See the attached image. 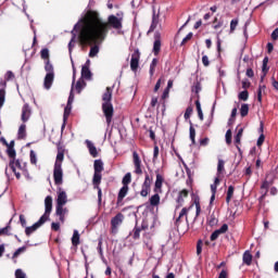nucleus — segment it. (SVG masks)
I'll return each mask as SVG.
<instances>
[{
	"instance_id": "bb28decb",
	"label": "nucleus",
	"mask_w": 278,
	"mask_h": 278,
	"mask_svg": "<svg viewBox=\"0 0 278 278\" xmlns=\"http://www.w3.org/2000/svg\"><path fill=\"white\" fill-rule=\"evenodd\" d=\"M86 144H87V148L89 149L90 155L93 157H98L99 152L97 151V147H94V143H92V141L90 140H86Z\"/></svg>"
},
{
	"instance_id": "f03ea898",
	"label": "nucleus",
	"mask_w": 278,
	"mask_h": 278,
	"mask_svg": "<svg viewBox=\"0 0 278 278\" xmlns=\"http://www.w3.org/2000/svg\"><path fill=\"white\" fill-rule=\"evenodd\" d=\"M195 205V216H194V220H197V218H199V216L201 215V198H199V195H195L193 198V203L188 206V207H184L178 217L176 218V222H175V226L176 227H180L181 226V223H184V218L186 220V224L188 225L189 224V220H188V214H190V211L193 210Z\"/></svg>"
},
{
	"instance_id": "79ce46f5",
	"label": "nucleus",
	"mask_w": 278,
	"mask_h": 278,
	"mask_svg": "<svg viewBox=\"0 0 278 278\" xmlns=\"http://www.w3.org/2000/svg\"><path fill=\"white\" fill-rule=\"evenodd\" d=\"M9 166L11 170L14 173L16 179H21V173L16 172V167L14 166V160H10Z\"/></svg>"
},
{
	"instance_id": "cd10ccee",
	"label": "nucleus",
	"mask_w": 278,
	"mask_h": 278,
	"mask_svg": "<svg viewBox=\"0 0 278 278\" xmlns=\"http://www.w3.org/2000/svg\"><path fill=\"white\" fill-rule=\"evenodd\" d=\"M92 78V72H90V67L88 65H84L81 67V79H91Z\"/></svg>"
},
{
	"instance_id": "8fccbe9b",
	"label": "nucleus",
	"mask_w": 278,
	"mask_h": 278,
	"mask_svg": "<svg viewBox=\"0 0 278 278\" xmlns=\"http://www.w3.org/2000/svg\"><path fill=\"white\" fill-rule=\"evenodd\" d=\"M27 251V248L24 245L22 248H18L14 253H13V260H16L21 253H25Z\"/></svg>"
},
{
	"instance_id": "39448f33",
	"label": "nucleus",
	"mask_w": 278,
	"mask_h": 278,
	"mask_svg": "<svg viewBox=\"0 0 278 278\" xmlns=\"http://www.w3.org/2000/svg\"><path fill=\"white\" fill-rule=\"evenodd\" d=\"M102 112L106 118V124L110 127V125H112V118H114V105L112 103H102Z\"/></svg>"
},
{
	"instance_id": "2f4dec72",
	"label": "nucleus",
	"mask_w": 278,
	"mask_h": 278,
	"mask_svg": "<svg viewBox=\"0 0 278 278\" xmlns=\"http://www.w3.org/2000/svg\"><path fill=\"white\" fill-rule=\"evenodd\" d=\"M45 71L48 75H55L53 64H51V60L45 62Z\"/></svg>"
},
{
	"instance_id": "a19ab883",
	"label": "nucleus",
	"mask_w": 278,
	"mask_h": 278,
	"mask_svg": "<svg viewBox=\"0 0 278 278\" xmlns=\"http://www.w3.org/2000/svg\"><path fill=\"white\" fill-rule=\"evenodd\" d=\"M195 108H197V112L200 121H203V110L201 109V101L199 100L195 101Z\"/></svg>"
},
{
	"instance_id": "f3484780",
	"label": "nucleus",
	"mask_w": 278,
	"mask_h": 278,
	"mask_svg": "<svg viewBox=\"0 0 278 278\" xmlns=\"http://www.w3.org/2000/svg\"><path fill=\"white\" fill-rule=\"evenodd\" d=\"M30 116H31V108L29 106V104L26 103L22 108V121L24 123H27Z\"/></svg>"
},
{
	"instance_id": "774afa93",
	"label": "nucleus",
	"mask_w": 278,
	"mask_h": 278,
	"mask_svg": "<svg viewBox=\"0 0 278 278\" xmlns=\"http://www.w3.org/2000/svg\"><path fill=\"white\" fill-rule=\"evenodd\" d=\"M218 278H229V270L223 269V270L219 273Z\"/></svg>"
},
{
	"instance_id": "4d7b16f0",
	"label": "nucleus",
	"mask_w": 278,
	"mask_h": 278,
	"mask_svg": "<svg viewBox=\"0 0 278 278\" xmlns=\"http://www.w3.org/2000/svg\"><path fill=\"white\" fill-rule=\"evenodd\" d=\"M15 278H27V274H25V271H23V269H16Z\"/></svg>"
},
{
	"instance_id": "f257e3e1",
	"label": "nucleus",
	"mask_w": 278,
	"mask_h": 278,
	"mask_svg": "<svg viewBox=\"0 0 278 278\" xmlns=\"http://www.w3.org/2000/svg\"><path fill=\"white\" fill-rule=\"evenodd\" d=\"M124 13L111 14L108 20H102L97 11L89 10L85 14L84 25L80 28L81 41L86 45L103 42L110 34V29L121 31L123 29Z\"/></svg>"
},
{
	"instance_id": "9b49d317",
	"label": "nucleus",
	"mask_w": 278,
	"mask_h": 278,
	"mask_svg": "<svg viewBox=\"0 0 278 278\" xmlns=\"http://www.w3.org/2000/svg\"><path fill=\"white\" fill-rule=\"evenodd\" d=\"M45 214L41 216V218H46V222L49 220V216H51V212L53 210V198L51 195H48L45 199Z\"/></svg>"
},
{
	"instance_id": "864d4df0",
	"label": "nucleus",
	"mask_w": 278,
	"mask_h": 278,
	"mask_svg": "<svg viewBox=\"0 0 278 278\" xmlns=\"http://www.w3.org/2000/svg\"><path fill=\"white\" fill-rule=\"evenodd\" d=\"M263 90H266V87L264 85H260L258 90H257V101H258V103H262V91Z\"/></svg>"
},
{
	"instance_id": "2eb2a0df",
	"label": "nucleus",
	"mask_w": 278,
	"mask_h": 278,
	"mask_svg": "<svg viewBox=\"0 0 278 278\" xmlns=\"http://www.w3.org/2000/svg\"><path fill=\"white\" fill-rule=\"evenodd\" d=\"M56 160L54 166H62V162H64V146L61 142H56Z\"/></svg>"
},
{
	"instance_id": "1a4fd4ad",
	"label": "nucleus",
	"mask_w": 278,
	"mask_h": 278,
	"mask_svg": "<svg viewBox=\"0 0 278 278\" xmlns=\"http://www.w3.org/2000/svg\"><path fill=\"white\" fill-rule=\"evenodd\" d=\"M132 164L135 166V175H142V160H140V155L138 152H132Z\"/></svg>"
},
{
	"instance_id": "338daca9",
	"label": "nucleus",
	"mask_w": 278,
	"mask_h": 278,
	"mask_svg": "<svg viewBox=\"0 0 278 278\" xmlns=\"http://www.w3.org/2000/svg\"><path fill=\"white\" fill-rule=\"evenodd\" d=\"M226 143L231 144V129L226 131Z\"/></svg>"
},
{
	"instance_id": "69168bd1",
	"label": "nucleus",
	"mask_w": 278,
	"mask_h": 278,
	"mask_svg": "<svg viewBox=\"0 0 278 278\" xmlns=\"http://www.w3.org/2000/svg\"><path fill=\"white\" fill-rule=\"evenodd\" d=\"M192 92H195V94H199V92H201V83H195L193 88H192Z\"/></svg>"
},
{
	"instance_id": "a18cd8bd",
	"label": "nucleus",
	"mask_w": 278,
	"mask_h": 278,
	"mask_svg": "<svg viewBox=\"0 0 278 278\" xmlns=\"http://www.w3.org/2000/svg\"><path fill=\"white\" fill-rule=\"evenodd\" d=\"M218 186H220V175H217V177L214 180V184L211 185V190L215 189V192H217Z\"/></svg>"
},
{
	"instance_id": "ea45409f",
	"label": "nucleus",
	"mask_w": 278,
	"mask_h": 278,
	"mask_svg": "<svg viewBox=\"0 0 278 278\" xmlns=\"http://www.w3.org/2000/svg\"><path fill=\"white\" fill-rule=\"evenodd\" d=\"M240 114L242 118H244L245 116H249V104L241 105Z\"/></svg>"
},
{
	"instance_id": "dca6fc26",
	"label": "nucleus",
	"mask_w": 278,
	"mask_h": 278,
	"mask_svg": "<svg viewBox=\"0 0 278 278\" xmlns=\"http://www.w3.org/2000/svg\"><path fill=\"white\" fill-rule=\"evenodd\" d=\"M66 214H68V210L64 206H55V216L59 217V220L64 224L66 220Z\"/></svg>"
},
{
	"instance_id": "680f3d73",
	"label": "nucleus",
	"mask_w": 278,
	"mask_h": 278,
	"mask_svg": "<svg viewBox=\"0 0 278 278\" xmlns=\"http://www.w3.org/2000/svg\"><path fill=\"white\" fill-rule=\"evenodd\" d=\"M217 231L219 233H227V231H229V225L223 224L222 227L219 229H217Z\"/></svg>"
},
{
	"instance_id": "412c9836",
	"label": "nucleus",
	"mask_w": 278,
	"mask_h": 278,
	"mask_svg": "<svg viewBox=\"0 0 278 278\" xmlns=\"http://www.w3.org/2000/svg\"><path fill=\"white\" fill-rule=\"evenodd\" d=\"M53 79H55V74H46L43 86L46 90H49L53 86Z\"/></svg>"
},
{
	"instance_id": "7ed1b4c3",
	"label": "nucleus",
	"mask_w": 278,
	"mask_h": 278,
	"mask_svg": "<svg viewBox=\"0 0 278 278\" xmlns=\"http://www.w3.org/2000/svg\"><path fill=\"white\" fill-rule=\"evenodd\" d=\"M94 174L92 178V186L94 190H98V201L101 203L102 201V191H101V179H103V176L101 173H103V161L96 160L93 163Z\"/></svg>"
},
{
	"instance_id": "ddd939ff",
	"label": "nucleus",
	"mask_w": 278,
	"mask_h": 278,
	"mask_svg": "<svg viewBox=\"0 0 278 278\" xmlns=\"http://www.w3.org/2000/svg\"><path fill=\"white\" fill-rule=\"evenodd\" d=\"M66 203H68V195H66V191H63L62 188H59L56 207H64Z\"/></svg>"
},
{
	"instance_id": "052dcab7",
	"label": "nucleus",
	"mask_w": 278,
	"mask_h": 278,
	"mask_svg": "<svg viewBox=\"0 0 278 278\" xmlns=\"http://www.w3.org/2000/svg\"><path fill=\"white\" fill-rule=\"evenodd\" d=\"M270 188V182L268 180L263 181L261 185V190H265L266 193H268V189Z\"/></svg>"
},
{
	"instance_id": "72a5a7b5",
	"label": "nucleus",
	"mask_w": 278,
	"mask_h": 278,
	"mask_svg": "<svg viewBox=\"0 0 278 278\" xmlns=\"http://www.w3.org/2000/svg\"><path fill=\"white\" fill-rule=\"evenodd\" d=\"M79 239H80L79 231L78 230H74L73 237H72V244H73V247H79V244H80Z\"/></svg>"
},
{
	"instance_id": "de8ad7c7",
	"label": "nucleus",
	"mask_w": 278,
	"mask_h": 278,
	"mask_svg": "<svg viewBox=\"0 0 278 278\" xmlns=\"http://www.w3.org/2000/svg\"><path fill=\"white\" fill-rule=\"evenodd\" d=\"M10 229H12L10 224L4 228H0V236H12V233H10Z\"/></svg>"
},
{
	"instance_id": "a211bd4d",
	"label": "nucleus",
	"mask_w": 278,
	"mask_h": 278,
	"mask_svg": "<svg viewBox=\"0 0 278 278\" xmlns=\"http://www.w3.org/2000/svg\"><path fill=\"white\" fill-rule=\"evenodd\" d=\"M14 140H11L10 143L7 144V155H9L10 160L16 159V150L14 149Z\"/></svg>"
},
{
	"instance_id": "e433bc0d",
	"label": "nucleus",
	"mask_w": 278,
	"mask_h": 278,
	"mask_svg": "<svg viewBox=\"0 0 278 278\" xmlns=\"http://www.w3.org/2000/svg\"><path fill=\"white\" fill-rule=\"evenodd\" d=\"M98 252H99V255H100L102 262L104 264H108V260H105V256L103 255V241H101V240L98 243Z\"/></svg>"
},
{
	"instance_id": "423d86ee",
	"label": "nucleus",
	"mask_w": 278,
	"mask_h": 278,
	"mask_svg": "<svg viewBox=\"0 0 278 278\" xmlns=\"http://www.w3.org/2000/svg\"><path fill=\"white\" fill-rule=\"evenodd\" d=\"M78 40L79 43L83 45V47H91L89 51V58H97V55L99 54V45H102L103 42L84 43V41L81 40V30L78 34Z\"/></svg>"
},
{
	"instance_id": "9d476101",
	"label": "nucleus",
	"mask_w": 278,
	"mask_h": 278,
	"mask_svg": "<svg viewBox=\"0 0 278 278\" xmlns=\"http://www.w3.org/2000/svg\"><path fill=\"white\" fill-rule=\"evenodd\" d=\"M140 66V50L136 49L131 54L130 59V70L136 73Z\"/></svg>"
},
{
	"instance_id": "e2e57ef3",
	"label": "nucleus",
	"mask_w": 278,
	"mask_h": 278,
	"mask_svg": "<svg viewBox=\"0 0 278 278\" xmlns=\"http://www.w3.org/2000/svg\"><path fill=\"white\" fill-rule=\"evenodd\" d=\"M14 73L12 71H8L5 76H4V79L5 81H11V79H14Z\"/></svg>"
},
{
	"instance_id": "f704fd0d",
	"label": "nucleus",
	"mask_w": 278,
	"mask_h": 278,
	"mask_svg": "<svg viewBox=\"0 0 278 278\" xmlns=\"http://www.w3.org/2000/svg\"><path fill=\"white\" fill-rule=\"evenodd\" d=\"M189 134H190V140L192 144H197V130L194 129V126H192V122H190V128H189Z\"/></svg>"
},
{
	"instance_id": "6e6552de",
	"label": "nucleus",
	"mask_w": 278,
	"mask_h": 278,
	"mask_svg": "<svg viewBox=\"0 0 278 278\" xmlns=\"http://www.w3.org/2000/svg\"><path fill=\"white\" fill-rule=\"evenodd\" d=\"M53 179L55 186H62V184H64V170L62 169V166L54 165Z\"/></svg>"
},
{
	"instance_id": "473e14b6",
	"label": "nucleus",
	"mask_w": 278,
	"mask_h": 278,
	"mask_svg": "<svg viewBox=\"0 0 278 278\" xmlns=\"http://www.w3.org/2000/svg\"><path fill=\"white\" fill-rule=\"evenodd\" d=\"M149 201L152 207H157L160 205V193L153 194Z\"/></svg>"
},
{
	"instance_id": "aec40b11",
	"label": "nucleus",
	"mask_w": 278,
	"mask_h": 278,
	"mask_svg": "<svg viewBox=\"0 0 278 278\" xmlns=\"http://www.w3.org/2000/svg\"><path fill=\"white\" fill-rule=\"evenodd\" d=\"M144 230H147V226L142 225L141 227H138V224H136L132 229V240H140V233Z\"/></svg>"
},
{
	"instance_id": "0eeeda50",
	"label": "nucleus",
	"mask_w": 278,
	"mask_h": 278,
	"mask_svg": "<svg viewBox=\"0 0 278 278\" xmlns=\"http://www.w3.org/2000/svg\"><path fill=\"white\" fill-rule=\"evenodd\" d=\"M123 220H125V215H123V213H117L111 219V233H117L118 232V225H123Z\"/></svg>"
},
{
	"instance_id": "09e8293b",
	"label": "nucleus",
	"mask_w": 278,
	"mask_h": 278,
	"mask_svg": "<svg viewBox=\"0 0 278 278\" xmlns=\"http://www.w3.org/2000/svg\"><path fill=\"white\" fill-rule=\"evenodd\" d=\"M238 99L240 101H249V91L248 90H243L239 93Z\"/></svg>"
},
{
	"instance_id": "4c0bfd02",
	"label": "nucleus",
	"mask_w": 278,
	"mask_h": 278,
	"mask_svg": "<svg viewBox=\"0 0 278 278\" xmlns=\"http://www.w3.org/2000/svg\"><path fill=\"white\" fill-rule=\"evenodd\" d=\"M207 224L210 225V227L218 225V218H216V215L211 214L210 217L207 218Z\"/></svg>"
},
{
	"instance_id": "4be33fe9",
	"label": "nucleus",
	"mask_w": 278,
	"mask_h": 278,
	"mask_svg": "<svg viewBox=\"0 0 278 278\" xmlns=\"http://www.w3.org/2000/svg\"><path fill=\"white\" fill-rule=\"evenodd\" d=\"M159 23H160V16L155 15V13H153L152 23H151L150 28L147 33L148 36H149V34H153V31H155V29L157 28Z\"/></svg>"
},
{
	"instance_id": "4468645a",
	"label": "nucleus",
	"mask_w": 278,
	"mask_h": 278,
	"mask_svg": "<svg viewBox=\"0 0 278 278\" xmlns=\"http://www.w3.org/2000/svg\"><path fill=\"white\" fill-rule=\"evenodd\" d=\"M46 218L45 217H40L38 222H36L33 226L26 227L25 228V233L26 236H30L34 233V231H36L39 227H42V225H45Z\"/></svg>"
},
{
	"instance_id": "37998d69",
	"label": "nucleus",
	"mask_w": 278,
	"mask_h": 278,
	"mask_svg": "<svg viewBox=\"0 0 278 278\" xmlns=\"http://www.w3.org/2000/svg\"><path fill=\"white\" fill-rule=\"evenodd\" d=\"M40 56H41V60H46V62H48L49 56H50V54H49V48H43V49H41V51H40Z\"/></svg>"
},
{
	"instance_id": "f8f14e48",
	"label": "nucleus",
	"mask_w": 278,
	"mask_h": 278,
	"mask_svg": "<svg viewBox=\"0 0 278 278\" xmlns=\"http://www.w3.org/2000/svg\"><path fill=\"white\" fill-rule=\"evenodd\" d=\"M160 51H162V34H160V31H155L154 43H153L154 55H160Z\"/></svg>"
},
{
	"instance_id": "5701e85b",
	"label": "nucleus",
	"mask_w": 278,
	"mask_h": 278,
	"mask_svg": "<svg viewBox=\"0 0 278 278\" xmlns=\"http://www.w3.org/2000/svg\"><path fill=\"white\" fill-rule=\"evenodd\" d=\"M164 184V177L162 174H156V180L154 184V192H162V185Z\"/></svg>"
},
{
	"instance_id": "c85d7f7f",
	"label": "nucleus",
	"mask_w": 278,
	"mask_h": 278,
	"mask_svg": "<svg viewBox=\"0 0 278 278\" xmlns=\"http://www.w3.org/2000/svg\"><path fill=\"white\" fill-rule=\"evenodd\" d=\"M242 261H243V264H245V266H251V264H253V255L251 254V252L245 251L243 253Z\"/></svg>"
},
{
	"instance_id": "c03bdc74",
	"label": "nucleus",
	"mask_w": 278,
	"mask_h": 278,
	"mask_svg": "<svg viewBox=\"0 0 278 278\" xmlns=\"http://www.w3.org/2000/svg\"><path fill=\"white\" fill-rule=\"evenodd\" d=\"M157 67V59H153L151 64H150V75L153 77L155 74V68Z\"/></svg>"
},
{
	"instance_id": "58836bf2",
	"label": "nucleus",
	"mask_w": 278,
	"mask_h": 278,
	"mask_svg": "<svg viewBox=\"0 0 278 278\" xmlns=\"http://www.w3.org/2000/svg\"><path fill=\"white\" fill-rule=\"evenodd\" d=\"M224 172H225V161L219 159L217 163V175H223Z\"/></svg>"
},
{
	"instance_id": "6e6d98bb",
	"label": "nucleus",
	"mask_w": 278,
	"mask_h": 278,
	"mask_svg": "<svg viewBox=\"0 0 278 278\" xmlns=\"http://www.w3.org/2000/svg\"><path fill=\"white\" fill-rule=\"evenodd\" d=\"M192 112H193V109H192V106H188L187 109H186V112H185V121H188L189 118H190V116H192Z\"/></svg>"
},
{
	"instance_id": "c9c22d12",
	"label": "nucleus",
	"mask_w": 278,
	"mask_h": 278,
	"mask_svg": "<svg viewBox=\"0 0 278 278\" xmlns=\"http://www.w3.org/2000/svg\"><path fill=\"white\" fill-rule=\"evenodd\" d=\"M236 188L233 186L228 187L227 195H226V203H231V199H233V192Z\"/></svg>"
},
{
	"instance_id": "49530a36",
	"label": "nucleus",
	"mask_w": 278,
	"mask_h": 278,
	"mask_svg": "<svg viewBox=\"0 0 278 278\" xmlns=\"http://www.w3.org/2000/svg\"><path fill=\"white\" fill-rule=\"evenodd\" d=\"M123 186H129L131 184V173H127L122 180Z\"/></svg>"
},
{
	"instance_id": "3c124183",
	"label": "nucleus",
	"mask_w": 278,
	"mask_h": 278,
	"mask_svg": "<svg viewBox=\"0 0 278 278\" xmlns=\"http://www.w3.org/2000/svg\"><path fill=\"white\" fill-rule=\"evenodd\" d=\"M203 253V240H198L197 242V255H201Z\"/></svg>"
},
{
	"instance_id": "603ef678",
	"label": "nucleus",
	"mask_w": 278,
	"mask_h": 278,
	"mask_svg": "<svg viewBox=\"0 0 278 278\" xmlns=\"http://www.w3.org/2000/svg\"><path fill=\"white\" fill-rule=\"evenodd\" d=\"M71 110H72V105L67 104L64 109V114H63L64 121H66V118H68V116H71Z\"/></svg>"
},
{
	"instance_id": "b1692460",
	"label": "nucleus",
	"mask_w": 278,
	"mask_h": 278,
	"mask_svg": "<svg viewBox=\"0 0 278 278\" xmlns=\"http://www.w3.org/2000/svg\"><path fill=\"white\" fill-rule=\"evenodd\" d=\"M127 192H129V186L123 185L117 195V203H122L123 199L127 197Z\"/></svg>"
},
{
	"instance_id": "bf43d9fd",
	"label": "nucleus",
	"mask_w": 278,
	"mask_h": 278,
	"mask_svg": "<svg viewBox=\"0 0 278 278\" xmlns=\"http://www.w3.org/2000/svg\"><path fill=\"white\" fill-rule=\"evenodd\" d=\"M30 164H38V159L36 157V152L30 150Z\"/></svg>"
},
{
	"instance_id": "c756f323",
	"label": "nucleus",
	"mask_w": 278,
	"mask_h": 278,
	"mask_svg": "<svg viewBox=\"0 0 278 278\" xmlns=\"http://www.w3.org/2000/svg\"><path fill=\"white\" fill-rule=\"evenodd\" d=\"M86 88V80L84 78H79L75 85L76 92L81 93V91Z\"/></svg>"
},
{
	"instance_id": "6ab92c4d",
	"label": "nucleus",
	"mask_w": 278,
	"mask_h": 278,
	"mask_svg": "<svg viewBox=\"0 0 278 278\" xmlns=\"http://www.w3.org/2000/svg\"><path fill=\"white\" fill-rule=\"evenodd\" d=\"M190 192L187 189H182L179 193H178V198H177V203L178 206H176V210H179V207H181V205H184V199L188 198V194Z\"/></svg>"
},
{
	"instance_id": "0e129e2a",
	"label": "nucleus",
	"mask_w": 278,
	"mask_h": 278,
	"mask_svg": "<svg viewBox=\"0 0 278 278\" xmlns=\"http://www.w3.org/2000/svg\"><path fill=\"white\" fill-rule=\"evenodd\" d=\"M218 236H220V233L217 230L213 231L211 237H210L211 242H214L215 240H218Z\"/></svg>"
},
{
	"instance_id": "a878e982",
	"label": "nucleus",
	"mask_w": 278,
	"mask_h": 278,
	"mask_svg": "<svg viewBox=\"0 0 278 278\" xmlns=\"http://www.w3.org/2000/svg\"><path fill=\"white\" fill-rule=\"evenodd\" d=\"M112 92H113L112 87H106V90L102 96L103 103H112Z\"/></svg>"
},
{
	"instance_id": "7c9ffc66",
	"label": "nucleus",
	"mask_w": 278,
	"mask_h": 278,
	"mask_svg": "<svg viewBox=\"0 0 278 278\" xmlns=\"http://www.w3.org/2000/svg\"><path fill=\"white\" fill-rule=\"evenodd\" d=\"M17 136L20 140H23L27 136V126L25 124L20 126Z\"/></svg>"
},
{
	"instance_id": "393cba45",
	"label": "nucleus",
	"mask_w": 278,
	"mask_h": 278,
	"mask_svg": "<svg viewBox=\"0 0 278 278\" xmlns=\"http://www.w3.org/2000/svg\"><path fill=\"white\" fill-rule=\"evenodd\" d=\"M242 134H244V128H240L237 132V135L235 136V144L239 151V153L242 152V150L240 149V142L242 140Z\"/></svg>"
},
{
	"instance_id": "13d9d810",
	"label": "nucleus",
	"mask_w": 278,
	"mask_h": 278,
	"mask_svg": "<svg viewBox=\"0 0 278 278\" xmlns=\"http://www.w3.org/2000/svg\"><path fill=\"white\" fill-rule=\"evenodd\" d=\"M236 27H238V18L231 20V22H230V34H233V31H236Z\"/></svg>"
},
{
	"instance_id": "20e7f679",
	"label": "nucleus",
	"mask_w": 278,
	"mask_h": 278,
	"mask_svg": "<svg viewBox=\"0 0 278 278\" xmlns=\"http://www.w3.org/2000/svg\"><path fill=\"white\" fill-rule=\"evenodd\" d=\"M151 184H153V177L149 175V173H144V180L141 185L140 197L147 198L149 197V192H151Z\"/></svg>"
},
{
	"instance_id": "5fc2aeb1",
	"label": "nucleus",
	"mask_w": 278,
	"mask_h": 278,
	"mask_svg": "<svg viewBox=\"0 0 278 278\" xmlns=\"http://www.w3.org/2000/svg\"><path fill=\"white\" fill-rule=\"evenodd\" d=\"M5 103V89H0V108H3Z\"/></svg>"
}]
</instances>
